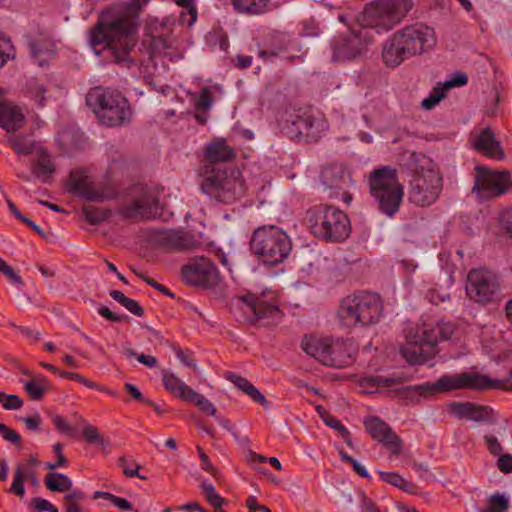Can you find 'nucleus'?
<instances>
[{
  "instance_id": "6e6552de",
  "label": "nucleus",
  "mask_w": 512,
  "mask_h": 512,
  "mask_svg": "<svg viewBox=\"0 0 512 512\" xmlns=\"http://www.w3.org/2000/svg\"><path fill=\"white\" fill-rule=\"evenodd\" d=\"M123 220L148 222L163 217L159 192L143 184H135L128 189L127 197L118 208Z\"/></svg>"
},
{
  "instance_id": "4468645a",
  "label": "nucleus",
  "mask_w": 512,
  "mask_h": 512,
  "mask_svg": "<svg viewBox=\"0 0 512 512\" xmlns=\"http://www.w3.org/2000/svg\"><path fill=\"white\" fill-rule=\"evenodd\" d=\"M467 296L481 304L491 303L500 299L501 289L497 275L488 269H472L467 276Z\"/></svg>"
},
{
  "instance_id": "ea45409f",
  "label": "nucleus",
  "mask_w": 512,
  "mask_h": 512,
  "mask_svg": "<svg viewBox=\"0 0 512 512\" xmlns=\"http://www.w3.org/2000/svg\"><path fill=\"white\" fill-rule=\"evenodd\" d=\"M67 492L63 498L64 512H82L80 503L85 500V493L79 489H71Z\"/></svg>"
},
{
  "instance_id": "e2e57ef3",
  "label": "nucleus",
  "mask_w": 512,
  "mask_h": 512,
  "mask_svg": "<svg viewBox=\"0 0 512 512\" xmlns=\"http://www.w3.org/2000/svg\"><path fill=\"white\" fill-rule=\"evenodd\" d=\"M197 451H198V454H199V457H200L201 468L204 471H207L208 473H210L216 479H218L219 472H218L217 468H215L211 464L208 455L203 451V449L200 446H197Z\"/></svg>"
},
{
  "instance_id": "09e8293b",
  "label": "nucleus",
  "mask_w": 512,
  "mask_h": 512,
  "mask_svg": "<svg viewBox=\"0 0 512 512\" xmlns=\"http://www.w3.org/2000/svg\"><path fill=\"white\" fill-rule=\"evenodd\" d=\"M84 439L89 444H96L99 446H106L108 445V441L101 435L100 431L97 427L87 424L84 426L82 431Z\"/></svg>"
},
{
  "instance_id": "37998d69",
  "label": "nucleus",
  "mask_w": 512,
  "mask_h": 512,
  "mask_svg": "<svg viewBox=\"0 0 512 512\" xmlns=\"http://www.w3.org/2000/svg\"><path fill=\"white\" fill-rule=\"evenodd\" d=\"M447 91L445 83H437L429 96L422 101L421 106L426 110H431L446 96Z\"/></svg>"
},
{
  "instance_id": "6e6d98bb",
  "label": "nucleus",
  "mask_w": 512,
  "mask_h": 512,
  "mask_svg": "<svg viewBox=\"0 0 512 512\" xmlns=\"http://www.w3.org/2000/svg\"><path fill=\"white\" fill-rule=\"evenodd\" d=\"M213 97L210 87H203L196 101L195 108L200 111H207L212 107Z\"/></svg>"
},
{
  "instance_id": "ddd939ff",
  "label": "nucleus",
  "mask_w": 512,
  "mask_h": 512,
  "mask_svg": "<svg viewBox=\"0 0 512 512\" xmlns=\"http://www.w3.org/2000/svg\"><path fill=\"white\" fill-rule=\"evenodd\" d=\"M512 188L511 174L507 170H493L477 165L471 192L480 200H490L509 192Z\"/></svg>"
},
{
  "instance_id": "58836bf2",
  "label": "nucleus",
  "mask_w": 512,
  "mask_h": 512,
  "mask_svg": "<svg viewBox=\"0 0 512 512\" xmlns=\"http://www.w3.org/2000/svg\"><path fill=\"white\" fill-rule=\"evenodd\" d=\"M109 295L122 306H124L130 313L138 317L144 315L143 307L135 300L128 298L119 290H111Z\"/></svg>"
},
{
  "instance_id": "4d7b16f0",
  "label": "nucleus",
  "mask_w": 512,
  "mask_h": 512,
  "mask_svg": "<svg viewBox=\"0 0 512 512\" xmlns=\"http://www.w3.org/2000/svg\"><path fill=\"white\" fill-rule=\"evenodd\" d=\"M339 455L342 461L349 463L352 465L353 470L361 477L363 478H370V475L366 468L362 466L356 459L349 456L347 453H345L343 450H339Z\"/></svg>"
},
{
  "instance_id": "338daca9",
  "label": "nucleus",
  "mask_w": 512,
  "mask_h": 512,
  "mask_svg": "<svg viewBox=\"0 0 512 512\" xmlns=\"http://www.w3.org/2000/svg\"><path fill=\"white\" fill-rule=\"evenodd\" d=\"M490 233L497 238L498 242L512 239V226H491Z\"/></svg>"
},
{
  "instance_id": "a878e982",
  "label": "nucleus",
  "mask_w": 512,
  "mask_h": 512,
  "mask_svg": "<svg viewBox=\"0 0 512 512\" xmlns=\"http://www.w3.org/2000/svg\"><path fill=\"white\" fill-rule=\"evenodd\" d=\"M292 125L297 130V136H303L312 141H317L326 126L324 122L307 114L297 115L292 121Z\"/></svg>"
},
{
  "instance_id": "c85d7f7f",
  "label": "nucleus",
  "mask_w": 512,
  "mask_h": 512,
  "mask_svg": "<svg viewBox=\"0 0 512 512\" xmlns=\"http://www.w3.org/2000/svg\"><path fill=\"white\" fill-rule=\"evenodd\" d=\"M330 341L328 339H321L313 336H305L302 341L303 350L313 358L319 360L325 365L329 351Z\"/></svg>"
},
{
  "instance_id": "7c9ffc66",
  "label": "nucleus",
  "mask_w": 512,
  "mask_h": 512,
  "mask_svg": "<svg viewBox=\"0 0 512 512\" xmlns=\"http://www.w3.org/2000/svg\"><path fill=\"white\" fill-rule=\"evenodd\" d=\"M26 481H31L32 485L38 484L35 469L29 467H16L14 479L9 492L23 498L25 495L24 483Z\"/></svg>"
},
{
  "instance_id": "f704fd0d",
  "label": "nucleus",
  "mask_w": 512,
  "mask_h": 512,
  "mask_svg": "<svg viewBox=\"0 0 512 512\" xmlns=\"http://www.w3.org/2000/svg\"><path fill=\"white\" fill-rule=\"evenodd\" d=\"M407 381L405 376H382V375H371L363 378L362 386L365 387H392L395 388L402 385Z\"/></svg>"
},
{
  "instance_id": "5701e85b",
  "label": "nucleus",
  "mask_w": 512,
  "mask_h": 512,
  "mask_svg": "<svg viewBox=\"0 0 512 512\" xmlns=\"http://www.w3.org/2000/svg\"><path fill=\"white\" fill-rule=\"evenodd\" d=\"M472 146L474 149L486 157L501 160L504 158V152L500 142L496 140L493 131L485 128L475 137Z\"/></svg>"
},
{
  "instance_id": "3c124183",
  "label": "nucleus",
  "mask_w": 512,
  "mask_h": 512,
  "mask_svg": "<svg viewBox=\"0 0 512 512\" xmlns=\"http://www.w3.org/2000/svg\"><path fill=\"white\" fill-rule=\"evenodd\" d=\"M118 465L123 469V474L125 476L146 479L145 476L139 474L140 465L134 460L128 461L126 457L122 456L118 459Z\"/></svg>"
},
{
  "instance_id": "c9c22d12",
  "label": "nucleus",
  "mask_w": 512,
  "mask_h": 512,
  "mask_svg": "<svg viewBox=\"0 0 512 512\" xmlns=\"http://www.w3.org/2000/svg\"><path fill=\"white\" fill-rule=\"evenodd\" d=\"M231 2L239 13L259 15L266 10L269 0H231Z\"/></svg>"
},
{
  "instance_id": "13d9d810",
  "label": "nucleus",
  "mask_w": 512,
  "mask_h": 512,
  "mask_svg": "<svg viewBox=\"0 0 512 512\" xmlns=\"http://www.w3.org/2000/svg\"><path fill=\"white\" fill-rule=\"evenodd\" d=\"M51 419L55 428L60 433L68 436H73L75 434V429L62 416L55 414L51 416Z\"/></svg>"
},
{
  "instance_id": "49530a36",
  "label": "nucleus",
  "mask_w": 512,
  "mask_h": 512,
  "mask_svg": "<svg viewBox=\"0 0 512 512\" xmlns=\"http://www.w3.org/2000/svg\"><path fill=\"white\" fill-rule=\"evenodd\" d=\"M105 499L110 501L114 506L119 508L120 510L128 511L132 510V504L125 498L118 497L112 493L104 492V491H96L93 494V499Z\"/></svg>"
},
{
  "instance_id": "2f4dec72",
  "label": "nucleus",
  "mask_w": 512,
  "mask_h": 512,
  "mask_svg": "<svg viewBox=\"0 0 512 512\" xmlns=\"http://www.w3.org/2000/svg\"><path fill=\"white\" fill-rule=\"evenodd\" d=\"M55 170V163L46 152H42L32 165L33 175L42 183H49Z\"/></svg>"
},
{
  "instance_id": "052dcab7",
  "label": "nucleus",
  "mask_w": 512,
  "mask_h": 512,
  "mask_svg": "<svg viewBox=\"0 0 512 512\" xmlns=\"http://www.w3.org/2000/svg\"><path fill=\"white\" fill-rule=\"evenodd\" d=\"M26 393L32 400H41L44 396L45 391L40 388L34 381L24 380L22 381Z\"/></svg>"
},
{
  "instance_id": "cd10ccee",
  "label": "nucleus",
  "mask_w": 512,
  "mask_h": 512,
  "mask_svg": "<svg viewBox=\"0 0 512 512\" xmlns=\"http://www.w3.org/2000/svg\"><path fill=\"white\" fill-rule=\"evenodd\" d=\"M315 237L326 243L341 242L351 233V226H308Z\"/></svg>"
},
{
  "instance_id": "72a5a7b5",
  "label": "nucleus",
  "mask_w": 512,
  "mask_h": 512,
  "mask_svg": "<svg viewBox=\"0 0 512 512\" xmlns=\"http://www.w3.org/2000/svg\"><path fill=\"white\" fill-rule=\"evenodd\" d=\"M44 483L52 492H66L73 487V482L67 475L57 472L48 473L44 478Z\"/></svg>"
},
{
  "instance_id": "a19ab883",
  "label": "nucleus",
  "mask_w": 512,
  "mask_h": 512,
  "mask_svg": "<svg viewBox=\"0 0 512 512\" xmlns=\"http://www.w3.org/2000/svg\"><path fill=\"white\" fill-rule=\"evenodd\" d=\"M382 481L389 483L405 492L413 493L415 485L405 480L401 475L394 472H379Z\"/></svg>"
},
{
  "instance_id": "0e129e2a",
  "label": "nucleus",
  "mask_w": 512,
  "mask_h": 512,
  "mask_svg": "<svg viewBox=\"0 0 512 512\" xmlns=\"http://www.w3.org/2000/svg\"><path fill=\"white\" fill-rule=\"evenodd\" d=\"M324 211L325 205H316L307 211L306 220L309 222V224H320L323 222Z\"/></svg>"
},
{
  "instance_id": "e433bc0d",
  "label": "nucleus",
  "mask_w": 512,
  "mask_h": 512,
  "mask_svg": "<svg viewBox=\"0 0 512 512\" xmlns=\"http://www.w3.org/2000/svg\"><path fill=\"white\" fill-rule=\"evenodd\" d=\"M7 143L17 153L29 155L34 151V142L27 136L9 133Z\"/></svg>"
},
{
  "instance_id": "412c9836",
  "label": "nucleus",
  "mask_w": 512,
  "mask_h": 512,
  "mask_svg": "<svg viewBox=\"0 0 512 512\" xmlns=\"http://www.w3.org/2000/svg\"><path fill=\"white\" fill-rule=\"evenodd\" d=\"M448 411L459 420H470L481 423H493L492 408L475 402H451L447 405Z\"/></svg>"
},
{
  "instance_id": "9d476101",
  "label": "nucleus",
  "mask_w": 512,
  "mask_h": 512,
  "mask_svg": "<svg viewBox=\"0 0 512 512\" xmlns=\"http://www.w3.org/2000/svg\"><path fill=\"white\" fill-rule=\"evenodd\" d=\"M369 187L381 212L391 217L398 211L403 198V187L394 168L383 166L374 169L369 176Z\"/></svg>"
},
{
  "instance_id": "4be33fe9",
  "label": "nucleus",
  "mask_w": 512,
  "mask_h": 512,
  "mask_svg": "<svg viewBox=\"0 0 512 512\" xmlns=\"http://www.w3.org/2000/svg\"><path fill=\"white\" fill-rule=\"evenodd\" d=\"M363 29L358 34L350 33L345 37H339L333 42V60H352L363 53L366 44L362 40Z\"/></svg>"
},
{
  "instance_id": "39448f33",
  "label": "nucleus",
  "mask_w": 512,
  "mask_h": 512,
  "mask_svg": "<svg viewBox=\"0 0 512 512\" xmlns=\"http://www.w3.org/2000/svg\"><path fill=\"white\" fill-rule=\"evenodd\" d=\"M383 311L381 298L376 293L362 291L348 295L337 309L339 322L348 328L367 327L376 324Z\"/></svg>"
},
{
  "instance_id": "f257e3e1",
  "label": "nucleus",
  "mask_w": 512,
  "mask_h": 512,
  "mask_svg": "<svg viewBox=\"0 0 512 512\" xmlns=\"http://www.w3.org/2000/svg\"><path fill=\"white\" fill-rule=\"evenodd\" d=\"M140 0H132L120 9L103 11L90 31V46L99 55L97 47L103 45L113 60L126 67L134 64L130 54L137 43V18L142 9Z\"/></svg>"
},
{
  "instance_id": "c03bdc74",
  "label": "nucleus",
  "mask_w": 512,
  "mask_h": 512,
  "mask_svg": "<svg viewBox=\"0 0 512 512\" xmlns=\"http://www.w3.org/2000/svg\"><path fill=\"white\" fill-rule=\"evenodd\" d=\"M32 229L46 242L54 243L59 238L64 237V231L60 226L53 229L52 226H31Z\"/></svg>"
},
{
  "instance_id": "7ed1b4c3",
  "label": "nucleus",
  "mask_w": 512,
  "mask_h": 512,
  "mask_svg": "<svg viewBox=\"0 0 512 512\" xmlns=\"http://www.w3.org/2000/svg\"><path fill=\"white\" fill-rule=\"evenodd\" d=\"M435 44V33L431 27L423 23L407 25L384 41L382 61L387 68L394 69L406 60L430 51Z\"/></svg>"
},
{
  "instance_id": "de8ad7c7",
  "label": "nucleus",
  "mask_w": 512,
  "mask_h": 512,
  "mask_svg": "<svg viewBox=\"0 0 512 512\" xmlns=\"http://www.w3.org/2000/svg\"><path fill=\"white\" fill-rule=\"evenodd\" d=\"M201 488L208 503L215 509H220L225 503V499L216 492L215 487L210 483L203 482Z\"/></svg>"
},
{
  "instance_id": "5fc2aeb1",
  "label": "nucleus",
  "mask_w": 512,
  "mask_h": 512,
  "mask_svg": "<svg viewBox=\"0 0 512 512\" xmlns=\"http://www.w3.org/2000/svg\"><path fill=\"white\" fill-rule=\"evenodd\" d=\"M321 261V254L310 250L309 252L302 255L300 259L301 269L304 271H310L313 267H318Z\"/></svg>"
},
{
  "instance_id": "79ce46f5",
  "label": "nucleus",
  "mask_w": 512,
  "mask_h": 512,
  "mask_svg": "<svg viewBox=\"0 0 512 512\" xmlns=\"http://www.w3.org/2000/svg\"><path fill=\"white\" fill-rule=\"evenodd\" d=\"M320 224H350L347 214L334 206H326L323 213V222Z\"/></svg>"
},
{
  "instance_id": "774afa93",
  "label": "nucleus",
  "mask_w": 512,
  "mask_h": 512,
  "mask_svg": "<svg viewBox=\"0 0 512 512\" xmlns=\"http://www.w3.org/2000/svg\"><path fill=\"white\" fill-rule=\"evenodd\" d=\"M277 39L278 41L281 43V46H279L277 49H271V50H267V49H263V50H260L258 55L260 58L266 60L270 57H276L279 55L280 52H282L283 50L286 49V44H285V35L283 34H279L277 36Z\"/></svg>"
},
{
  "instance_id": "2eb2a0df",
  "label": "nucleus",
  "mask_w": 512,
  "mask_h": 512,
  "mask_svg": "<svg viewBox=\"0 0 512 512\" xmlns=\"http://www.w3.org/2000/svg\"><path fill=\"white\" fill-rule=\"evenodd\" d=\"M442 190V177L435 170L417 171L410 181L409 200L418 206H430Z\"/></svg>"
},
{
  "instance_id": "bb28decb",
  "label": "nucleus",
  "mask_w": 512,
  "mask_h": 512,
  "mask_svg": "<svg viewBox=\"0 0 512 512\" xmlns=\"http://www.w3.org/2000/svg\"><path fill=\"white\" fill-rule=\"evenodd\" d=\"M352 362V355L349 352V345L347 343L341 341L330 342L325 366L340 369L351 365Z\"/></svg>"
},
{
  "instance_id": "a211bd4d",
  "label": "nucleus",
  "mask_w": 512,
  "mask_h": 512,
  "mask_svg": "<svg viewBox=\"0 0 512 512\" xmlns=\"http://www.w3.org/2000/svg\"><path fill=\"white\" fill-rule=\"evenodd\" d=\"M182 279L191 286L212 288L219 282V272L208 258L199 257L182 267Z\"/></svg>"
},
{
  "instance_id": "a18cd8bd",
  "label": "nucleus",
  "mask_w": 512,
  "mask_h": 512,
  "mask_svg": "<svg viewBox=\"0 0 512 512\" xmlns=\"http://www.w3.org/2000/svg\"><path fill=\"white\" fill-rule=\"evenodd\" d=\"M186 401L194 403L204 413H207L211 416L216 415L215 406L207 398L195 390L190 393Z\"/></svg>"
},
{
  "instance_id": "4c0bfd02",
  "label": "nucleus",
  "mask_w": 512,
  "mask_h": 512,
  "mask_svg": "<svg viewBox=\"0 0 512 512\" xmlns=\"http://www.w3.org/2000/svg\"><path fill=\"white\" fill-rule=\"evenodd\" d=\"M83 214L90 224H100L108 221L112 212L108 208L89 204L83 207Z\"/></svg>"
},
{
  "instance_id": "dca6fc26",
  "label": "nucleus",
  "mask_w": 512,
  "mask_h": 512,
  "mask_svg": "<svg viewBox=\"0 0 512 512\" xmlns=\"http://www.w3.org/2000/svg\"><path fill=\"white\" fill-rule=\"evenodd\" d=\"M236 305L243 312V320L251 324L263 320L271 323L279 320L282 316V312L275 303L252 293L237 297Z\"/></svg>"
},
{
  "instance_id": "b1692460",
  "label": "nucleus",
  "mask_w": 512,
  "mask_h": 512,
  "mask_svg": "<svg viewBox=\"0 0 512 512\" xmlns=\"http://www.w3.org/2000/svg\"><path fill=\"white\" fill-rule=\"evenodd\" d=\"M25 124V117L21 110L7 102L3 98V92L0 89V126L8 133H14Z\"/></svg>"
},
{
  "instance_id": "f03ea898",
  "label": "nucleus",
  "mask_w": 512,
  "mask_h": 512,
  "mask_svg": "<svg viewBox=\"0 0 512 512\" xmlns=\"http://www.w3.org/2000/svg\"><path fill=\"white\" fill-rule=\"evenodd\" d=\"M235 156V150L224 138H217L205 146L200 172L204 193L222 202H232L244 193L240 171L228 165Z\"/></svg>"
},
{
  "instance_id": "423d86ee",
  "label": "nucleus",
  "mask_w": 512,
  "mask_h": 512,
  "mask_svg": "<svg viewBox=\"0 0 512 512\" xmlns=\"http://www.w3.org/2000/svg\"><path fill=\"white\" fill-rule=\"evenodd\" d=\"M151 248L164 252H193L203 246L202 234L177 226H157L142 229L139 235Z\"/></svg>"
},
{
  "instance_id": "9b49d317",
  "label": "nucleus",
  "mask_w": 512,
  "mask_h": 512,
  "mask_svg": "<svg viewBox=\"0 0 512 512\" xmlns=\"http://www.w3.org/2000/svg\"><path fill=\"white\" fill-rule=\"evenodd\" d=\"M452 334L453 327L449 324L424 328L421 333L407 336V343L401 347V354L411 365L423 364L438 353V341L447 340Z\"/></svg>"
},
{
  "instance_id": "69168bd1",
  "label": "nucleus",
  "mask_w": 512,
  "mask_h": 512,
  "mask_svg": "<svg viewBox=\"0 0 512 512\" xmlns=\"http://www.w3.org/2000/svg\"><path fill=\"white\" fill-rule=\"evenodd\" d=\"M11 51L12 44L10 40L0 34V68L7 63Z\"/></svg>"
},
{
  "instance_id": "1a4fd4ad",
  "label": "nucleus",
  "mask_w": 512,
  "mask_h": 512,
  "mask_svg": "<svg viewBox=\"0 0 512 512\" xmlns=\"http://www.w3.org/2000/svg\"><path fill=\"white\" fill-rule=\"evenodd\" d=\"M250 246L258 258L269 266L283 262L292 248L288 235L278 226H258L252 234Z\"/></svg>"
},
{
  "instance_id": "473e14b6",
  "label": "nucleus",
  "mask_w": 512,
  "mask_h": 512,
  "mask_svg": "<svg viewBox=\"0 0 512 512\" xmlns=\"http://www.w3.org/2000/svg\"><path fill=\"white\" fill-rule=\"evenodd\" d=\"M163 385L175 397L182 400H187L190 393L194 390L186 385L177 375L171 372H163L162 376Z\"/></svg>"
},
{
  "instance_id": "864d4df0",
  "label": "nucleus",
  "mask_w": 512,
  "mask_h": 512,
  "mask_svg": "<svg viewBox=\"0 0 512 512\" xmlns=\"http://www.w3.org/2000/svg\"><path fill=\"white\" fill-rule=\"evenodd\" d=\"M316 411L319 414L320 418L323 420V422L331 427L332 429L336 430L337 432L343 431L346 432V427L343 426L339 420L332 417L330 413L322 406L318 405L316 406Z\"/></svg>"
},
{
  "instance_id": "393cba45",
  "label": "nucleus",
  "mask_w": 512,
  "mask_h": 512,
  "mask_svg": "<svg viewBox=\"0 0 512 512\" xmlns=\"http://www.w3.org/2000/svg\"><path fill=\"white\" fill-rule=\"evenodd\" d=\"M27 44L32 59L40 67L46 65L55 55L54 42L45 36L29 38Z\"/></svg>"
},
{
  "instance_id": "f8f14e48",
  "label": "nucleus",
  "mask_w": 512,
  "mask_h": 512,
  "mask_svg": "<svg viewBox=\"0 0 512 512\" xmlns=\"http://www.w3.org/2000/svg\"><path fill=\"white\" fill-rule=\"evenodd\" d=\"M412 7L411 0H377L365 7L363 25L377 33H386L400 23Z\"/></svg>"
},
{
  "instance_id": "aec40b11",
  "label": "nucleus",
  "mask_w": 512,
  "mask_h": 512,
  "mask_svg": "<svg viewBox=\"0 0 512 512\" xmlns=\"http://www.w3.org/2000/svg\"><path fill=\"white\" fill-rule=\"evenodd\" d=\"M364 426L370 436L382 443L393 455L398 456L401 453L402 440L383 420L369 417L364 421Z\"/></svg>"
},
{
  "instance_id": "8fccbe9b",
  "label": "nucleus",
  "mask_w": 512,
  "mask_h": 512,
  "mask_svg": "<svg viewBox=\"0 0 512 512\" xmlns=\"http://www.w3.org/2000/svg\"><path fill=\"white\" fill-rule=\"evenodd\" d=\"M28 90L31 97L35 100L39 107H44L46 104V88L43 84H40L37 80H32L28 84Z\"/></svg>"
},
{
  "instance_id": "bf43d9fd",
  "label": "nucleus",
  "mask_w": 512,
  "mask_h": 512,
  "mask_svg": "<svg viewBox=\"0 0 512 512\" xmlns=\"http://www.w3.org/2000/svg\"><path fill=\"white\" fill-rule=\"evenodd\" d=\"M0 434L4 440L15 446H19L21 444V436L6 424L0 423Z\"/></svg>"
},
{
  "instance_id": "f3484780",
  "label": "nucleus",
  "mask_w": 512,
  "mask_h": 512,
  "mask_svg": "<svg viewBox=\"0 0 512 512\" xmlns=\"http://www.w3.org/2000/svg\"><path fill=\"white\" fill-rule=\"evenodd\" d=\"M320 182L325 190L330 192V197H342L347 205L352 202V194L348 191L354 181L347 167L342 163H329L325 165L319 175Z\"/></svg>"
},
{
  "instance_id": "0eeeda50",
  "label": "nucleus",
  "mask_w": 512,
  "mask_h": 512,
  "mask_svg": "<svg viewBox=\"0 0 512 512\" xmlns=\"http://www.w3.org/2000/svg\"><path fill=\"white\" fill-rule=\"evenodd\" d=\"M86 103L105 126L118 127L130 121L129 102L118 91L94 87L88 92Z\"/></svg>"
},
{
  "instance_id": "c756f323",
  "label": "nucleus",
  "mask_w": 512,
  "mask_h": 512,
  "mask_svg": "<svg viewBox=\"0 0 512 512\" xmlns=\"http://www.w3.org/2000/svg\"><path fill=\"white\" fill-rule=\"evenodd\" d=\"M225 379L233 383L239 390L248 395L253 401L266 406L265 396L246 378L232 372L225 375Z\"/></svg>"
},
{
  "instance_id": "603ef678",
  "label": "nucleus",
  "mask_w": 512,
  "mask_h": 512,
  "mask_svg": "<svg viewBox=\"0 0 512 512\" xmlns=\"http://www.w3.org/2000/svg\"><path fill=\"white\" fill-rule=\"evenodd\" d=\"M508 508V500L503 495L494 494L489 498V507L482 512H505Z\"/></svg>"
},
{
  "instance_id": "680f3d73",
  "label": "nucleus",
  "mask_w": 512,
  "mask_h": 512,
  "mask_svg": "<svg viewBox=\"0 0 512 512\" xmlns=\"http://www.w3.org/2000/svg\"><path fill=\"white\" fill-rule=\"evenodd\" d=\"M0 273L5 275L12 283L22 286V278L10 267L2 258H0Z\"/></svg>"
},
{
  "instance_id": "6ab92c4d",
  "label": "nucleus",
  "mask_w": 512,
  "mask_h": 512,
  "mask_svg": "<svg viewBox=\"0 0 512 512\" xmlns=\"http://www.w3.org/2000/svg\"><path fill=\"white\" fill-rule=\"evenodd\" d=\"M67 187L69 192L88 201H104L117 195L113 188L96 189L85 170L80 168L70 172Z\"/></svg>"
},
{
  "instance_id": "20e7f679",
  "label": "nucleus",
  "mask_w": 512,
  "mask_h": 512,
  "mask_svg": "<svg viewBox=\"0 0 512 512\" xmlns=\"http://www.w3.org/2000/svg\"><path fill=\"white\" fill-rule=\"evenodd\" d=\"M496 387H500L499 380H493L483 374L462 373L454 376L444 375L436 382L410 386L399 385L388 390V393L392 398L405 400L407 404H419L421 399L452 390L467 388L487 390Z\"/></svg>"
}]
</instances>
